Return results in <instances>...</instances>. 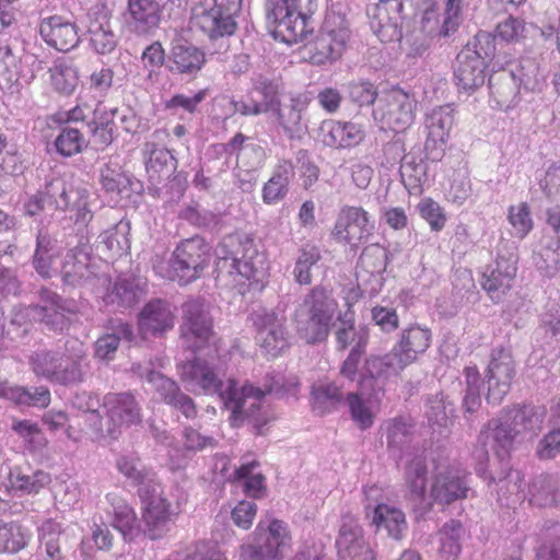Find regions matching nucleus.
<instances>
[{
    "mask_svg": "<svg viewBox=\"0 0 560 560\" xmlns=\"http://www.w3.org/2000/svg\"><path fill=\"white\" fill-rule=\"evenodd\" d=\"M182 381L186 387L194 393L207 395L217 394L224 402L228 410L231 411L230 421L234 427L240 425L245 419L253 423L258 434L264 433V428L273 419V415L261 404L267 393H287L295 395L299 385L295 377L290 380L288 387L282 382V377L277 375L272 377L271 384L265 389L254 387L249 384L237 386L234 378H229L225 383L222 381V366L210 360L199 357L189 360L179 366Z\"/></svg>",
    "mask_w": 560,
    "mask_h": 560,
    "instance_id": "f257e3e1",
    "label": "nucleus"
},
{
    "mask_svg": "<svg viewBox=\"0 0 560 560\" xmlns=\"http://www.w3.org/2000/svg\"><path fill=\"white\" fill-rule=\"evenodd\" d=\"M545 418V409L541 407L524 406L508 411L502 419L489 422L486 430L480 433L479 443L482 450L475 452L479 460L476 472L490 482L495 477L485 466L489 462L488 448L492 450L501 460L506 458L512 450L515 439L530 440L541 430Z\"/></svg>",
    "mask_w": 560,
    "mask_h": 560,
    "instance_id": "f03ea898",
    "label": "nucleus"
},
{
    "mask_svg": "<svg viewBox=\"0 0 560 560\" xmlns=\"http://www.w3.org/2000/svg\"><path fill=\"white\" fill-rule=\"evenodd\" d=\"M432 341V331L424 326L410 325L401 330L399 340L393 349L384 355H371L364 364V373L358 381L360 387H365L366 377L384 384L396 377L408 365L423 354Z\"/></svg>",
    "mask_w": 560,
    "mask_h": 560,
    "instance_id": "7ed1b4c3",
    "label": "nucleus"
},
{
    "mask_svg": "<svg viewBox=\"0 0 560 560\" xmlns=\"http://www.w3.org/2000/svg\"><path fill=\"white\" fill-rule=\"evenodd\" d=\"M218 278L226 284L242 289L264 278V259L248 244H242L234 237H228L215 248Z\"/></svg>",
    "mask_w": 560,
    "mask_h": 560,
    "instance_id": "20e7f679",
    "label": "nucleus"
},
{
    "mask_svg": "<svg viewBox=\"0 0 560 560\" xmlns=\"http://www.w3.org/2000/svg\"><path fill=\"white\" fill-rule=\"evenodd\" d=\"M89 194L84 188L73 187L61 178L49 182L44 192H37L24 202V212L30 217L52 210L69 211L70 219L85 225L92 219Z\"/></svg>",
    "mask_w": 560,
    "mask_h": 560,
    "instance_id": "39448f33",
    "label": "nucleus"
},
{
    "mask_svg": "<svg viewBox=\"0 0 560 560\" xmlns=\"http://www.w3.org/2000/svg\"><path fill=\"white\" fill-rule=\"evenodd\" d=\"M318 0H267V19L273 25V36L287 44L303 40L311 32V16Z\"/></svg>",
    "mask_w": 560,
    "mask_h": 560,
    "instance_id": "423d86ee",
    "label": "nucleus"
},
{
    "mask_svg": "<svg viewBox=\"0 0 560 560\" xmlns=\"http://www.w3.org/2000/svg\"><path fill=\"white\" fill-rule=\"evenodd\" d=\"M337 308L330 291L323 287L314 288L295 308L293 322L298 334L308 343L324 340Z\"/></svg>",
    "mask_w": 560,
    "mask_h": 560,
    "instance_id": "0eeeda50",
    "label": "nucleus"
},
{
    "mask_svg": "<svg viewBox=\"0 0 560 560\" xmlns=\"http://www.w3.org/2000/svg\"><path fill=\"white\" fill-rule=\"evenodd\" d=\"M495 36L488 32H479L457 55L454 69L456 85L471 92L483 85L487 60L495 56Z\"/></svg>",
    "mask_w": 560,
    "mask_h": 560,
    "instance_id": "6e6552de",
    "label": "nucleus"
},
{
    "mask_svg": "<svg viewBox=\"0 0 560 560\" xmlns=\"http://www.w3.org/2000/svg\"><path fill=\"white\" fill-rule=\"evenodd\" d=\"M292 546L288 524L272 518L260 521L247 540L240 547V557L253 560H282Z\"/></svg>",
    "mask_w": 560,
    "mask_h": 560,
    "instance_id": "1a4fd4ad",
    "label": "nucleus"
},
{
    "mask_svg": "<svg viewBox=\"0 0 560 560\" xmlns=\"http://www.w3.org/2000/svg\"><path fill=\"white\" fill-rule=\"evenodd\" d=\"M350 35L345 7L340 3L331 4L320 32L310 48L311 62L325 65L339 59L346 50Z\"/></svg>",
    "mask_w": 560,
    "mask_h": 560,
    "instance_id": "9d476101",
    "label": "nucleus"
},
{
    "mask_svg": "<svg viewBox=\"0 0 560 560\" xmlns=\"http://www.w3.org/2000/svg\"><path fill=\"white\" fill-rule=\"evenodd\" d=\"M387 446L395 452H406L405 482L416 499H423L427 485V465L422 454L408 452L411 424L404 418H395L385 425Z\"/></svg>",
    "mask_w": 560,
    "mask_h": 560,
    "instance_id": "9b49d317",
    "label": "nucleus"
},
{
    "mask_svg": "<svg viewBox=\"0 0 560 560\" xmlns=\"http://www.w3.org/2000/svg\"><path fill=\"white\" fill-rule=\"evenodd\" d=\"M242 0H199L192 9V22L210 39L232 35Z\"/></svg>",
    "mask_w": 560,
    "mask_h": 560,
    "instance_id": "f8f14e48",
    "label": "nucleus"
},
{
    "mask_svg": "<svg viewBox=\"0 0 560 560\" xmlns=\"http://www.w3.org/2000/svg\"><path fill=\"white\" fill-rule=\"evenodd\" d=\"M417 100L399 88L382 92L373 109V118L381 129L402 131L415 120Z\"/></svg>",
    "mask_w": 560,
    "mask_h": 560,
    "instance_id": "ddd939ff",
    "label": "nucleus"
},
{
    "mask_svg": "<svg viewBox=\"0 0 560 560\" xmlns=\"http://www.w3.org/2000/svg\"><path fill=\"white\" fill-rule=\"evenodd\" d=\"M107 420L95 425L93 440L105 438L116 439L121 428L141 421L140 408L135 397L128 393H109L104 397L103 404Z\"/></svg>",
    "mask_w": 560,
    "mask_h": 560,
    "instance_id": "4468645a",
    "label": "nucleus"
},
{
    "mask_svg": "<svg viewBox=\"0 0 560 560\" xmlns=\"http://www.w3.org/2000/svg\"><path fill=\"white\" fill-rule=\"evenodd\" d=\"M469 475L459 466L438 463L429 488V498L438 505H450L472 494Z\"/></svg>",
    "mask_w": 560,
    "mask_h": 560,
    "instance_id": "2eb2a0df",
    "label": "nucleus"
},
{
    "mask_svg": "<svg viewBox=\"0 0 560 560\" xmlns=\"http://www.w3.org/2000/svg\"><path fill=\"white\" fill-rule=\"evenodd\" d=\"M82 346L74 357L58 355L48 351H38L31 357V365L37 376L50 382L69 385L82 381Z\"/></svg>",
    "mask_w": 560,
    "mask_h": 560,
    "instance_id": "dca6fc26",
    "label": "nucleus"
},
{
    "mask_svg": "<svg viewBox=\"0 0 560 560\" xmlns=\"http://www.w3.org/2000/svg\"><path fill=\"white\" fill-rule=\"evenodd\" d=\"M143 501L142 521L144 534L152 540L161 539L167 535L175 524L177 512L160 491L159 485H152L151 492L140 490Z\"/></svg>",
    "mask_w": 560,
    "mask_h": 560,
    "instance_id": "f3484780",
    "label": "nucleus"
},
{
    "mask_svg": "<svg viewBox=\"0 0 560 560\" xmlns=\"http://www.w3.org/2000/svg\"><path fill=\"white\" fill-rule=\"evenodd\" d=\"M374 229V221L362 207L345 206L337 215L331 235L336 242L358 248L369 241Z\"/></svg>",
    "mask_w": 560,
    "mask_h": 560,
    "instance_id": "a211bd4d",
    "label": "nucleus"
},
{
    "mask_svg": "<svg viewBox=\"0 0 560 560\" xmlns=\"http://www.w3.org/2000/svg\"><path fill=\"white\" fill-rule=\"evenodd\" d=\"M60 273L66 284L91 285L96 292L98 287H106L109 282L104 275L96 271V262L91 258L85 246H75L69 249L61 260Z\"/></svg>",
    "mask_w": 560,
    "mask_h": 560,
    "instance_id": "6ab92c4d",
    "label": "nucleus"
},
{
    "mask_svg": "<svg viewBox=\"0 0 560 560\" xmlns=\"http://www.w3.org/2000/svg\"><path fill=\"white\" fill-rule=\"evenodd\" d=\"M180 334L183 342L194 352L210 346L212 326L205 302L190 300L183 305Z\"/></svg>",
    "mask_w": 560,
    "mask_h": 560,
    "instance_id": "aec40b11",
    "label": "nucleus"
},
{
    "mask_svg": "<svg viewBox=\"0 0 560 560\" xmlns=\"http://www.w3.org/2000/svg\"><path fill=\"white\" fill-rule=\"evenodd\" d=\"M283 312L262 310L254 314L256 339L260 348L270 357H278L289 346Z\"/></svg>",
    "mask_w": 560,
    "mask_h": 560,
    "instance_id": "412c9836",
    "label": "nucleus"
},
{
    "mask_svg": "<svg viewBox=\"0 0 560 560\" xmlns=\"http://www.w3.org/2000/svg\"><path fill=\"white\" fill-rule=\"evenodd\" d=\"M453 125L454 109L450 105L434 107L425 114L424 150L427 159L440 161L443 158Z\"/></svg>",
    "mask_w": 560,
    "mask_h": 560,
    "instance_id": "4be33fe9",
    "label": "nucleus"
},
{
    "mask_svg": "<svg viewBox=\"0 0 560 560\" xmlns=\"http://www.w3.org/2000/svg\"><path fill=\"white\" fill-rule=\"evenodd\" d=\"M42 302L39 306L15 310L11 322L21 326L27 320H40L57 327L63 325L66 313H73L77 308L73 301H62L58 294L50 291L43 292Z\"/></svg>",
    "mask_w": 560,
    "mask_h": 560,
    "instance_id": "5701e85b",
    "label": "nucleus"
},
{
    "mask_svg": "<svg viewBox=\"0 0 560 560\" xmlns=\"http://www.w3.org/2000/svg\"><path fill=\"white\" fill-rule=\"evenodd\" d=\"M516 262L514 254L508 256L499 254L497 259L489 264L482 272L481 287L493 302L503 301L511 290L516 276Z\"/></svg>",
    "mask_w": 560,
    "mask_h": 560,
    "instance_id": "b1692460",
    "label": "nucleus"
},
{
    "mask_svg": "<svg viewBox=\"0 0 560 560\" xmlns=\"http://www.w3.org/2000/svg\"><path fill=\"white\" fill-rule=\"evenodd\" d=\"M336 547L339 560H375L361 526L352 516L342 517Z\"/></svg>",
    "mask_w": 560,
    "mask_h": 560,
    "instance_id": "393cba45",
    "label": "nucleus"
},
{
    "mask_svg": "<svg viewBox=\"0 0 560 560\" xmlns=\"http://www.w3.org/2000/svg\"><path fill=\"white\" fill-rule=\"evenodd\" d=\"M515 375L514 361L509 350L499 349L492 352L487 370L488 395L487 400L499 404L509 393Z\"/></svg>",
    "mask_w": 560,
    "mask_h": 560,
    "instance_id": "a878e982",
    "label": "nucleus"
},
{
    "mask_svg": "<svg viewBox=\"0 0 560 560\" xmlns=\"http://www.w3.org/2000/svg\"><path fill=\"white\" fill-rule=\"evenodd\" d=\"M175 311L165 300L149 301L138 314V330L142 338L162 337L175 325Z\"/></svg>",
    "mask_w": 560,
    "mask_h": 560,
    "instance_id": "bb28decb",
    "label": "nucleus"
},
{
    "mask_svg": "<svg viewBox=\"0 0 560 560\" xmlns=\"http://www.w3.org/2000/svg\"><path fill=\"white\" fill-rule=\"evenodd\" d=\"M141 377H144L148 383L152 384L155 392L161 396L164 402L179 410L186 418L196 416V406L192 399L186 394L182 393L177 384L165 377L162 373L144 368L139 372Z\"/></svg>",
    "mask_w": 560,
    "mask_h": 560,
    "instance_id": "cd10ccee",
    "label": "nucleus"
},
{
    "mask_svg": "<svg viewBox=\"0 0 560 560\" xmlns=\"http://www.w3.org/2000/svg\"><path fill=\"white\" fill-rule=\"evenodd\" d=\"M320 137L325 145L335 149H351L361 144L366 130L354 121L325 120L320 125Z\"/></svg>",
    "mask_w": 560,
    "mask_h": 560,
    "instance_id": "c85d7f7f",
    "label": "nucleus"
},
{
    "mask_svg": "<svg viewBox=\"0 0 560 560\" xmlns=\"http://www.w3.org/2000/svg\"><path fill=\"white\" fill-rule=\"evenodd\" d=\"M38 30L44 42L59 51H69L80 42L77 25L60 15L44 18Z\"/></svg>",
    "mask_w": 560,
    "mask_h": 560,
    "instance_id": "c756f323",
    "label": "nucleus"
},
{
    "mask_svg": "<svg viewBox=\"0 0 560 560\" xmlns=\"http://www.w3.org/2000/svg\"><path fill=\"white\" fill-rule=\"evenodd\" d=\"M106 287H98L96 294L102 296L106 304H117L118 306L128 307L137 303L140 298L145 293L147 282L135 276L119 277L110 290L103 291Z\"/></svg>",
    "mask_w": 560,
    "mask_h": 560,
    "instance_id": "7c9ffc66",
    "label": "nucleus"
},
{
    "mask_svg": "<svg viewBox=\"0 0 560 560\" xmlns=\"http://www.w3.org/2000/svg\"><path fill=\"white\" fill-rule=\"evenodd\" d=\"M108 508L106 513L112 516V526L125 540H132L140 534L137 514L131 505L117 492L106 494Z\"/></svg>",
    "mask_w": 560,
    "mask_h": 560,
    "instance_id": "2f4dec72",
    "label": "nucleus"
},
{
    "mask_svg": "<svg viewBox=\"0 0 560 560\" xmlns=\"http://www.w3.org/2000/svg\"><path fill=\"white\" fill-rule=\"evenodd\" d=\"M161 21L160 3L155 0H128L126 24L137 34H147Z\"/></svg>",
    "mask_w": 560,
    "mask_h": 560,
    "instance_id": "473e14b6",
    "label": "nucleus"
},
{
    "mask_svg": "<svg viewBox=\"0 0 560 560\" xmlns=\"http://www.w3.org/2000/svg\"><path fill=\"white\" fill-rule=\"evenodd\" d=\"M101 184L109 198V202L114 206L119 205L124 199H128L131 191H135L139 186L138 182L133 180L117 165H106L101 171Z\"/></svg>",
    "mask_w": 560,
    "mask_h": 560,
    "instance_id": "72a5a7b5",
    "label": "nucleus"
},
{
    "mask_svg": "<svg viewBox=\"0 0 560 560\" xmlns=\"http://www.w3.org/2000/svg\"><path fill=\"white\" fill-rule=\"evenodd\" d=\"M90 43L98 54H108L117 45V36L113 31L109 13L105 9H97L90 15L88 25Z\"/></svg>",
    "mask_w": 560,
    "mask_h": 560,
    "instance_id": "f704fd0d",
    "label": "nucleus"
},
{
    "mask_svg": "<svg viewBox=\"0 0 560 560\" xmlns=\"http://www.w3.org/2000/svg\"><path fill=\"white\" fill-rule=\"evenodd\" d=\"M294 176V166L289 160H279L273 167L271 177L264 184L261 199L266 205H276L289 192V185Z\"/></svg>",
    "mask_w": 560,
    "mask_h": 560,
    "instance_id": "c9c22d12",
    "label": "nucleus"
},
{
    "mask_svg": "<svg viewBox=\"0 0 560 560\" xmlns=\"http://www.w3.org/2000/svg\"><path fill=\"white\" fill-rule=\"evenodd\" d=\"M50 482V476L43 470L24 471L21 467L10 470L7 490L14 495L36 494Z\"/></svg>",
    "mask_w": 560,
    "mask_h": 560,
    "instance_id": "e433bc0d",
    "label": "nucleus"
},
{
    "mask_svg": "<svg viewBox=\"0 0 560 560\" xmlns=\"http://www.w3.org/2000/svg\"><path fill=\"white\" fill-rule=\"evenodd\" d=\"M529 504L539 508L560 506V477L555 475H540L533 479L528 486Z\"/></svg>",
    "mask_w": 560,
    "mask_h": 560,
    "instance_id": "4c0bfd02",
    "label": "nucleus"
},
{
    "mask_svg": "<svg viewBox=\"0 0 560 560\" xmlns=\"http://www.w3.org/2000/svg\"><path fill=\"white\" fill-rule=\"evenodd\" d=\"M402 184L410 195H420L428 182V165L421 152L410 151L400 164Z\"/></svg>",
    "mask_w": 560,
    "mask_h": 560,
    "instance_id": "58836bf2",
    "label": "nucleus"
},
{
    "mask_svg": "<svg viewBox=\"0 0 560 560\" xmlns=\"http://www.w3.org/2000/svg\"><path fill=\"white\" fill-rule=\"evenodd\" d=\"M465 529L460 522H446L433 537V544L442 560H457L462 551Z\"/></svg>",
    "mask_w": 560,
    "mask_h": 560,
    "instance_id": "ea45409f",
    "label": "nucleus"
},
{
    "mask_svg": "<svg viewBox=\"0 0 560 560\" xmlns=\"http://www.w3.org/2000/svg\"><path fill=\"white\" fill-rule=\"evenodd\" d=\"M171 60L172 70L182 74L195 75L201 70L206 57L198 47L187 42L177 40L172 47Z\"/></svg>",
    "mask_w": 560,
    "mask_h": 560,
    "instance_id": "a19ab883",
    "label": "nucleus"
},
{
    "mask_svg": "<svg viewBox=\"0 0 560 560\" xmlns=\"http://www.w3.org/2000/svg\"><path fill=\"white\" fill-rule=\"evenodd\" d=\"M59 254L57 242L44 230H39L36 237V249L33 266L43 278H50L58 271L56 258Z\"/></svg>",
    "mask_w": 560,
    "mask_h": 560,
    "instance_id": "79ce46f5",
    "label": "nucleus"
},
{
    "mask_svg": "<svg viewBox=\"0 0 560 560\" xmlns=\"http://www.w3.org/2000/svg\"><path fill=\"white\" fill-rule=\"evenodd\" d=\"M310 98L306 95H298L291 98L289 105H277L270 113L276 117L284 132L293 138L301 129L302 112L307 107Z\"/></svg>",
    "mask_w": 560,
    "mask_h": 560,
    "instance_id": "37998d69",
    "label": "nucleus"
},
{
    "mask_svg": "<svg viewBox=\"0 0 560 560\" xmlns=\"http://www.w3.org/2000/svg\"><path fill=\"white\" fill-rule=\"evenodd\" d=\"M0 397L11 400L16 405H26L40 408L47 407L50 402V392L44 386L35 387L32 390L1 381Z\"/></svg>",
    "mask_w": 560,
    "mask_h": 560,
    "instance_id": "c03bdc74",
    "label": "nucleus"
},
{
    "mask_svg": "<svg viewBox=\"0 0 560 560\" xmlns=\"http://www.w3.org/2000/svg\"><path fill=\"white\" fill-rule=\"evenodd\" d=\"M373 524L378 530L384 529L394 539H400L407 530L405 513L389 504H378L374 509Z\"/></svg>",
    "mask_w": 560,
    "mask_h": 560,
    "instance_id": "a18cd8bd",
    "label": "nucleus"
},
{
    "mask_svg": "<svg viewBox=\"0 0 560 560\" xmlns=\"http://www.w3.org/2000/svg\"><path fill=\"white\" fill-rule=\"evenodd\" d=\"M49 83L54 91L69 96L77 90L80 75L78 68L67 60H59L49 68Z\"/></svg>",
    "mask_w": 560,
    "mask_h": 560,
    "instance_id": "49530a36",
    "label": "nucleus"
},
{
    "mask_svg": "<svg viewBox=\"0 0 560 560\" xmlns=\"http://www.w3.org/2000/svg\"><path fill=\"white\" fill-rule=\"evenodd\" d=\"M497 485L499 499L505 500L506 505L527 500L529 485L526 483L524 475L520 470L510 469L504 478H499Z\"/></svg>",
    "mask_w": 560,
    "mask_h": 560,
    "instance_id": "de8ad7c7",
    "label": "nucleus"
},
{
    "mask_svg": "<svg viewBox=\"0 0 560 560\" xmlns=\"http://www.w3.org/2000/svg\"><path fill=\"white\" fill-rule=\"evenodd\" d=\"M117 469L122 474L132 485L139 486L144 492H148L147 487L154 483V472L147 469L141 460L135 455H124L117 459Z\"/></svg>",
    "mask_w": 560,
    "mask_h": 560,
    "instance_id": "09e8293b",
    "label": "nucleus"
},
{
    "mask_svg": "<svg viewBox=\"0 0 560 560\" xmlns=\"http://www.w3.org/2000/svg\"><path fill=\"white\" fill-rule=\"evenodd\" d=\"M347 402L353 422L361 429L366 430L374 423L378 399L375 397L364 398L361 394L351 393Z\"/></svg>",
    "mask_w": 560,
    "mask_h": 560,
    "instance_id": "8fccbe9b",
    "label": "nucleus"
},
{
    "mask_svg": "<svg viewBox=\"0 0 560 560\" xmlns=\"http://www.w3.org/2000/svg\"><path fill=\"white\" fill-rule=\"evenodd\" d=\"M177 257L185 258L186 270H203L209 260V246L199 237L183 241L177 247Z\"/></svg>",
    "mask_w": 560,
    "mask_h": 560,
    "instance_id": "3c124183",
    "label": "nucleus"
},
{
    "mask_svg": "<svg viewBox=\"0 0 560 560\" xmlns=\"http://www.w3.org/2000/svg\"><path fill=\"white\" fill-rule=\"evenodd\" d=\"M186 264L189 262L183 257H177V249L175 248L167 261H159L154 265V270L161 278L177 281L179 284H187L196 280L200 276L201 270H191L188 273Z\"/></svg>",
    "mask_w": 560,
    "mask_h": 560,
    "instance_id": "603ef678",
    "label": "nucleus"
},
{
    "mask_svg": "<svg viewBox=\"0 0 560 560\" xmlns=\"http://www.w3.org/2000/svg\"><path fill=\"white\" fill-rule=\"evenodd\" d=\"M506 220L510 225V235L518 240H524L534 229V220L527 202L509 206Z\"/></svg>",
    "mask_w": 560,
    "mask_h": 560,
    "instance_id": "864d4df0",
    "label": "nucleus"
},
{
    "mask_svg": "<svg viewBox=\"0 0 560 560\" xmlns=\"http://www.w3.org/2000/svg\"><path fill=\"white\" fill-rule=\"evenodd\" d=\"M370 26L373 33L383 43L394 42L401 37L397 18H390L388 15V8L385 4H377L374 8Z\"/></svg>",
    "mask_w": 560,
    "mask_h": 560,
    "instance_id": "5fc2aeb1",
    "label": "nucleus"
},
{
    "mask_svg": "<svg viewBox=\"0 0 560 560\" xmlns=\"http://www.w3.org/2000/svg\"><path fill=\"white\" fill-rule=\"evenodd\" d=\"M30 539L31 533L21 524L0 521V553L18 552L26 547Z\"/></svg>",
    "mask_w": 560,
    "mask_h": 560,
    "instance_id": "6e6d98bb",
    "label": "nucleus"
},
{
    "mask_svg": "<svg viewBox=\"0 0 560 560\" xmlns=\"http://www.w3.org/2000/svg\"><path fill=\"white\" fill-rule=\"evenodd\" d=\"M145 168L151 177L161 174L168 175L175 170V159L171 152L164 148H158L152 142L144 144Z\"/></svg>",
    "mask_w": 560,
    "mask_h": 560,
    "instance_id": "4d7b16f0",
    "label": "nucleus"
},
{
    "mask_svg": "<svg viewBox=\"0 0 560 560\" xmlns=\"http://www.w3.org/2000/svg\"><path fill=\"white\" fill-rule=\"evenodd\" d=\"M132 328L127 323H118L113 334L104 335L95 342V355L101 360H112L119 346L120 339L131 341Z\"/></svg>",
    "mask_w": 560,
    "mask_h": 560,
    "instance_id": "13d9d810",
    "label": "nucleus"
},
{
    "mask_svg": "<svg viewBox=\"0 0 560 560\" xmlns=\"http://www.w3.org/2000/svg\"><path fill=\"white\" fill-rule=\"evenodd\" d=\"M62 533L60 523L49 518L38 527L40 548L44 549L47 560H62L59 546V536Z\"/></svg>",
    "mask_w": 560,
    "mask_h": 560,
    "instance_id": "bf43d9fd",
    "label": "nucleus"
},
{
    "mask_svg": "<svg viewBox=\"0 0 560 560\" xmlns=\"http://www.w3.org/2000/svg\"><path fill=\"white\" fill-rule=\"evenodd\" d=\"M256 460H245L234 470V478L244 481V491L247 495L259 499L265 492V478L261 474H255Z\"/></svg>",
    "mask_w": 560,
    "mask_h": 560,
    "instance_id": "052dcab7",
    "label": "nucleus"
},
{
    "mask_svg": "<svg viewBox=\"0 0 560 560\" xmlns=\"http://www.w3.org/2000/svg\"><path fill=\"white\" fill-rule=\"evenodd\" d=\"M320 259L319 249L313 245L303 246L298 255L293 276L298 283L310 284L312 282V269Z\"/></svg>",
    "mask_w": 560,
    "mask_h": 560,
    "instance_id": "680f3d73",
    "label": "nucleus"
},
{
    "mask_svg": "<svg viewBox=\"0 0 560 560\" xmlns=\"http://www.w3.org/2000/svg\"><path fill=\"white\" fill-rule=\"evenodd\" d=\"M466 389L463 399L467 412L476 411L481 405L482 380L476 366H467L464 371Z\"/></svg>",
    "mask_w": 560,
    "mask_h": 560,
    "instance_id": "e2e57ef3",
    "label": "nucleus"
},
{
    "mask_svg": "<svg viewBox=\"0 0 560 560\" xmlns=\"http://www.w3.org/2000/svg\"><path fill=\"white\" fill-rule=\"evenodd\" d=\"M72 405L83 412L85 422L91 429V438L93 439L95 425L101 423V416L98 413L100 401L97 397L90 393H81L75 395L72 399Z\"/></svg>",
    "mask_w": 560,
    "mask_h": 560,
    "instance_id": "0e129e2a",
    "label": "nucleus"
},
{
    "mask_svg": "<svg viewBox=\"0 0 560 560\" xmlns=\"http://www.w3.org/2000/svg\"><path fill=\"white\" fill-rule=\"evenodd\" d=\"M55 147L61 155L72 156L83 150L85 140L78 129L63 128L55 140Z\"/></svg>",
    "mask_w": 560,
    "mask_h": 560,
    "instance_id": "69168bd1",
    "label": "nucleus"
},
{
    "mask_svg": "<svg viewBox=\"0 0 560 560\" xmlns=\"http://www.w3.org/2000/svg\"><path fill=\"white\" fill-rule=\"evenodd\" d=\"M347 92L350 100L359 106L376 104L378 93L374 84L368 80H355L347 84Z\"/></svg>",
    "mask_w": 560,
    "mask_h": 560,
    "instance_id": "338daca9",
    "label": "nucleus"
},
{
    "mask_svg": "<svg viewBox=\"0 0 560 560\" xmlns=\"http://www.w3.org/2000/svg\"><path fill=\"white\" fill-rule=\"evenodd\" d=\"M313 405L324 412L341 399V387L335 383L319 384L312 387Z\"/></svg>",
    "mask_w": 560,
    "mask_h": 560,
    "instance_id": "774afa93",
    "label": "nucleus"
}]
</instances>
